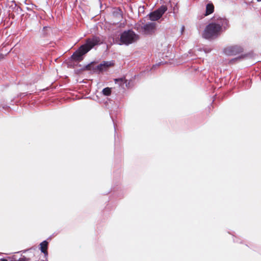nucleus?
Wrapping results in <instances>:
<instances>
[{
  "mask_svg": "<svg viewBox=\"0 0 261 261\" xmlns=\"http://www.w3.org/2000/svg\"><path fill=\"white\" fill-rule=\"evenodd\" d=\"M228 21L224 18L215 16L205 28L202 37L206 39H214L218 37L226 29Z\"/></svg>",
  "mask_w": 261,
  "mask_h": 261,
  "instance_id": "obj_1",
  "label": "nucleus"
},
{
  "mask_svg": "<svg viewBox=\"0 0 261 261\" xmlns=\"http://www.w3.org/2000/svg\"><path fill=\"white\" fill-rule=\"evenodd\" d=\"M102 42L101 39L98 36H93L86 39V43L82 45L72 55L73 60L80 61L83 60V56L87 53L95 45L100 44Z\"/></svg>",
  "mask_w": 261,
  "mask_h": 261,
  "instance_id": "obj_2",
  "label": "nucleus"
},
{
  "mask_svg": "<svg viewBox=\"0 0 261 261\" xmlns=\"http://www.w3.org/2000/svg\"><path fill=\"white\" fill-rule=\"evenodd\" d=\"M139 39V36L132 30L124 31L120 37V44L128 45L134 43Z\"/></svg>",
  "mask_w": 261,
  "mask_h": 261,
  "instance_id": "obj_3",
  "label": "nucleus"
},
{
  "mask_svg": "<svg viewBox=\"0 0 261 261\" xmlns=\"http://www.w3.org/2000/svg\"><path fill=\"white\" fill-rule=\"evenodd\" d=\"M113 65L114 63L113 61H104L95 67H93L92 64H89L86 66V68L88 70H91L92 68L94 72H100L106 71L109 67L112 66Z\"/></svg>",
  "mask_w": 261,
  "mask_h": 261,
  "instance_id": "obj_4",
  "label": "nucleus"
},
{
  "mask_svg": "<svg viewBox=\"0 0 261 261\" xmlns=\"http://www.w3.org/2000/svg\"><path fill=\"white\" fill-rule=\"evenodd\" d=\"M243 51V48L239 45H231L226 47L224 53L227 56H236Z\"/></svg>",
  "mask_w": 261,
  "mask_h": 261,
  "instance_id": "obj_5",
  "label": "nucleus"
},
{
  "mask_svg": "<svg viewBox=\"0 0 261 261\" xmlns=\"http://www.w3.org/2000/svg\"><path fill=\"white\" fill-rule=\"evenodd\" d=\"M167 10V8L165 6H162L158 9L149 14L150 19L152 21H156L159 19L165 12Z\"/></svg>",
  "mask_w": 261,
  "mask_h": 261,
  "instance_id": "obj_6",
  "label": "nucleus"
},
{
  "mask_svg": "<svg viewBox=\"0 0 261 261\" xmlns=\"http://www.w3.org/2000/svg\"><path fill=\"white\" fill-rule=\"evenodd\" d=\"M156 23L148 22L141 27L142 32L145 34H152L155 31Z\"/></svg>",
  "mask_w": 261,
  "mask_h": 261,
  "instance_id": "obj_7",
  "label": "nucleus"
},
{
  "mask_svg": "<svg viewBox=\"0 0 261 261\" xmlns=\"http://www.w3.org/2000/svg\"><path fill=\"white\" fill-rule=\"evenodd\" d=\"M115 82L116 84H118L123 88L124 87L129 88L133 86V83L130 81H128L127 80L123 78L116 79H115Z\"/></svg>",
  "mask_w": 261,
  "mask_h": 261,
  "instance_id": "obj_8",
  "label": "nucleus"
},
{
  "mask_svg": "<svg viewBox=\"0 0 261 261\" xmlns=\"http://www.w3.org/2000/svg\"><path fill=\"white\" fill-rule=\"evenodd\" d=\"M48 247V242L46 241H44L40 244V249L41 251L44 253L45 256H47L48 253L47 249Z\"/></svg>",
  "mask_w": 261,
  "mask_h": 261,
  "instance_id": "obj_9",
  "label": "nucleus"
},
{
  "mask_svg": "<svg viewBox=\"0 0 261 261\" xmlns=\"http://www.w3.org/2000/svg\"><path fill=\"white\" fill-rule=\"evenodd\" d=\"M214 10V6L212 3H208L206 6V11L205 16H207L212 14Z\"/></svg>",
  "mask_w": 261,
  "mask_h": 261,
  "instance_id": "obj_10",
  "label": "nucleus"
},
{
  "mask_svg": "<svg viewBox=\"0 0 261 261\" xmlns=\"http://www.w3.org/2000/svg\"><path fill=\"white\" fill-rule=\"evenodd\" d=\"M102 93L105 96H110L111 93V89L107 87L102 90Z\"/></svg>",
  "mask_w": 261,
  "mask_h": 261,
  "instance_id": "obj_11",
  "label": "nucleus"
},
{
  "mask_svg": "<svg viewBox=\"0 0 261 261\" xmlns=\"http://www.w3.org/2000/svg\"><path fill=\"white\" fill-rule=\"evenodd\" d=\"M35 103H37L38 104V100L37 99H32V100H30L29 102V105L31 107H32V105L35 104Z\"/></svg>",
  "mask_w": 261,
  "mask_h": 261,
  "instance_id": "obj_12",
  "label": "nucleus"
},
{
  "mask_svg": "<svg viewBox=\"0 0 261 261\" xmlns=\"http://www.w3.org/2000/svg\"><path fill=\"white\" fill-rule=\"evenodd\" d=\"M49 99H47L45 101L44 103H43V105L45 106H48L51 104V102H53V101H49Z\"/></svg>",
  "mask_w": 261,
  "mask_h": 261,
  "instance_id": "obj_13",
  "label": "nucleus"
},
{
  "mask_svg": "<svg viewBox=\"0 0 261 261\" xmlns=\"http://www.w3.org/2000/svg\"><path fill=\"white\" fill-rule=\"evenodd\" d=\"M16 261H28V259L25 257L23 256L22 257L20 258L19 259L16 260Z\"/></svg>",
  "mask_w": 261,
  "mask_h": 261,
  "instance_id": "obj_14",
  "label": "nucleus"
},
{
  "mask_svg": "<svg viewBox=\"0 0 261 261\" xmlns=\"http://www.w3.org/2000/svg\"><path fill=\"white\" fill-rule=\"evenodd\" d=\"M184 29H185V27H184V26H182V28H181V33H182V32H184Z\"/></svg>",
  "mask_w": 261,
  "mask_h": 261,
  "instance_id": "obj_15",
  "label": "nucleus"
},
{
  "mask_svg": "<svg viewBox=\"0 0 261 261\" xmlns=\"http://www.w3.org/2000/svg\"><path fill=\"white\" fill-rule=\"evenodd\" d=\"M0 261H8V260L5 258H2L0 259Z\"/></svg>",
  "mask_w": 261,
  "mask_h": 261,
  "instance_id": "obj_16",
  "label": "nucleus"
},
{
  "mask_svg": "<svg viewBox=\"0 0 261 261\" xmlns=\"http://www.w3.org/2000/svg\"><path fill=\"white\" fill-rule=\"evenodd\" d=\"M107 99V100L106 102H105L106 103H107L108 102V101H109L110 102H111L112 101L110 99Z\"/></svg>",
  "mask_w": 261,
  "mask_h": 261,
  "instance_id": "obj_17",
  "label": "nucleus"
},
{
  "mask_svg": "<svg viewBox=\"0 0 261 261\" xmlns=\"http://www.w3.org/2000/svg\"><path fill=\"white\" fill-rule=\"evenodd\" d=\"M2 58H3V55H0V59H2Z\"/></svg>",
  "mask_w": 261,
  "mask_h": 261,
  "instance_id": "obj_18",
  "label": "nucleus"
},
{
  "mask_svg": "<svg viewBox=\"0 0 261 261\" xmlns=\"http://www.w3.org/2000/svg\"><path fill=\"white\" fill-rule=\"evenodd\" d=\"M11 261H16V260H12Z\"/></svg>",
  "mask_w": 261,
  "mask_h": 261,
  "instance_id": "obj_19",
  "label": "nucleus"
},
{
  "mask_svg": "<svg viewBox=\"0 0 261 261\" xmlns=\"http://www.w3.org/2000/svg\"><path fill=\"white\" fill-rule=\"evenodd\" d=\"M258 2L261 1V0H257Z\"/></svg>",
  "mask_w": 261,
  "mask_h": 261,
  "instance_id": "obj_20",
  "label": "nucleus"
}]
</instances>
